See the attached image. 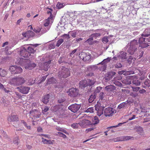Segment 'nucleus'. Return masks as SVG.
I'll list each match as a JSON object with an SVG mask.
<instances>
[{"mask_svg":"<svg viewBox=\"0 0 150 150\" xmlns=\"http://www.w3.org/2000/svg\"><path fill=\"white\" fill-rule=\"evenodd\" d=\"M70 71L68 69L64 67L61 69L59 73V77L66 78L70 76Z\"/></svg>","mask_w":150,"mask_h":150,"instance_id":"1","label":"nucleus"},{"mask_svg":"<svg viewBox=\"0 0 150 150\" xmlns=\"http://www.w3.org/2000/svg\"><path fill=\"white\" fill-rule=\"evenodd\" d=\"M9 70L12 74H13L21 73L22 71V69L21 67L16 65L10 66Z\"/></svg>","mask_w":150,"mask_h":150,"instance_id":"2","label":"nucleus"},{"mask_svg":"<svg viewBox=\"0 0 150 150\" xmlns=\"http://www.w3.org/2000/svg\"><path fill=\"white\" fill-rule=\"evenodd\" d=\"M79 91L76 88H72L69 89L68 93L71 97H76L78 95Z\"/></svg>","mask_w":150,"mask_h":150,"instance_id":"3","label":"nucleus"},{"mask_svg":"<svg viewBox=\"0 0 150 150\" xmlns=\"http://www.w3.org/2000/svg\"><path fill=\"white\" fill-rule=\"evenodd\" d=\"M17 89H18V91L20 93L25 94H28L30 89V87L25 86L18 87Z\"/></svg>","mask_w":150,"mask_h":150,"instance_id":"4","label":"nucleus"},{"mask_svg":"<svg viewBox=\"0 0 150 150\" xmlns=\"http://www.w3.org/2000/svg\"><path fill=\"white\" fill-rule=\"evenodd\" d=\"M81 106L76 103L70 105L68 108V109L74 113L76 112L80 108Z\"/></svg>","mask_w":150,"mask_h":150,"instance_id":"5","label":"nucleus"},{"mask_svg":"<svg viewBox=\"0 0 150 150\" xmlns=\"http://www.w3.org/2000/svg\"><path fill=\"white\" fill-rule=\"evenodd\" d=\"M81 59H82L84 61H88L91 58V54L88 53H86L82 52L80 54H79Z\"/></svg>","mask_w":150,"mask_h":150,"instance_id":"6","label":"nucleus"},{"mask_svg":"<svg viewBox=\"0 0 150 150\" xmlns=\"http://www.w3.org/2000/svg\"><path fill=\"white\" fill-rule=\"evenodd\" d=\"M137 44V42L135 41H133L131 43V45L134 44ZM137 50V48L135 46H134L131 45L129 49L128 50V52L131 55L133 54L134 52Z\"/></svg>","mask_w":150,"mask_h":150,"instance_id":"7","label":"nucleus"},{"mask_svg":"<svg viewBox=\"0 0 150 150\" xmlns=\"http://www.w3.org/2000/svg\"><path fill=\"white\" fill-rule=\"evenodd\" d=\"M20 54L24 57L26 58L28 57V53L26 48L23 47H22L21 48Z\"/></svg>","mask_w":150,"mask_h":150,"instance_id":"8","label":"nucleus"},{"mask_svg":"<svg viewBox=\"0 0 150 150\" xmlns=\"http://www.w3.org/2000/svg\"><path fill=\"white\" fill-rule=\"evenodd\" d=\"M114 112L113 109L112 108H106L104 110V114L106 117L112 116Z\"/></svg>","mask_w":150,"mask_h":150,"instance_id":"9","label":"nucleus"},{"mask_svg":"<svg viewBox=\"0 0 150 150\" xmlns=\"http://www.w3.org/2000/svg\"><path fill=\"white\" fill-rule=\"evenodd\" d=\"M22 35L24 38L28 39L33 36L34 35V33L32 31L29 30L26 32H23Z\"/></svg>","mask_w":150,"mask_h":150,"instance_id":"10","label":"nucleus"},{"mask_svg":"<svg viewBox=\"0 0 150 150\" xmlns=\"http://www.w3.org/2000/svg\"><path fill=\"white\" fill-rule=\"evenodd\" d=\"M51 61L50 60L48 62H43L40 65L41 69L44 70L45 71L48 70V68H49V66L50 64Z\"/></svg>","mask_w":150,"mask_h":150,"instance_id":"11","label":"nucleus"},{"mask_svg":"<svg viewBox=\"0 0 150 150\" xmlns=\"http://www.w3.org/2000/svg\"><path fill=\"white\" fill-rule=\"evenodd\" d=\"M95 110L97 111V115L99 117L103 114V108L96 105L95 106Z\"/></svg>","mask_w":150,"mask_h":150,"instance_id":"12","label":"nucleus"},{"mask_svg":"<svg viewBox=\"0 0 150 150\" xmlns=\"http://www.w3.org/2000/svg\"><path fill=\"white\" fill-rule=\"evenodd\" d=\"M90 121L84 119L79 123V125L82 127H86L90 124Z\"/></svg>","mask_w":150,"mask_h":150,"instance_id":"13","label":"nucleus"},{"mask_svg":"<svg viewBox=\"0 0 150 150\" xmlns=\"http://www.w3.org/2000/svg\"><path fill=\"white\" fill-rule=\"evenodd\" d=\"M8 120L10 122H15L18 120V117L17 115L9 116Z\"/></svg>","mask_w":150,"mask_h":150,"instance_id":"14","label":"nucleus"},{"mask_svg":"<svg viewBox=\"0 0 150 150\" xmlns=\"http://www.w3.org/2000/svg\"><path fill=\"white\" fill-rule=\"evenodd\" d=\"M105 89L108 91L114 92L116 89L115 87L112 85L106 86L105 88Z\"/></svg>","mask_w":150,"mask_h":150,"instance_id":"15","label":"nucleus"},{"mask_svg":"<svg viewBox=\"0 0 150 150\" xmlns=\"http://www.w3.org/2000/svg\"><path fill=\"white\" fill-rule=\"evenodd\" d=\"M17 84L18 85H22L25 82V80L24 78L21 77H17Z\"/></svg>","mask_w":150,"mask_h":150,"instance_id":"16","label":"nucleus"},{"mask_svg":"<svg viewBox=\"0 0 150 150\" xmlns=\"http://www.w3.org/2000/svg\"><path fill=\"white\" fill-rule=\"evenodd\" d=\"M50 97L49 94H47L43 97L42 99V101L45 104H47L49 101V99Z\"/></svg>","mask_w":150,"mask_h":150,"instance_id":"17","label":"nucleus"},{"mask_svg":"<svg viewBox=\"0 0 150 150\" xmlns=\"http://www.w3.org/2000/svg\"><path fill=\"white\" fill-rule=\"evenodd\" d=\"M42 142H43L44 144H53V142H54V140H47L46 139H45L43 137L42 138Z\"/></svg>","mask_w":150,"mask_h":150,"instance_id":"18","label":"nucleus"},{"mask_svg":"<svg viewBox=\"0 0 150 150\" xmlns=\"http://www.w3.org/2000/svg\"><path fill=\"white\" fill-rule=\"evenodd\" d=\"M36 66V64L34 63H30L25 66L26 69H32Z\"/></svg>","mask_w":150,"mask_h":150,"instance_id":"19","label":"nucleus"},{"mask_svg":"<svg viewBox=\"0 0 150 150\" xmlns=\"http://www.w3.org/2000/svg\"><path fill=\"white\" fill-rule=\"evenodd\" d=\"M133 137L131 136H123L119 138L118 141H125L131 139Z\"/></svg>","mask_w":150,"mask_h":150,"instance_id":"20","label":"nucleus"},{"mask_svg":"<svg viewBox=\"0 0 150 150\" xmlns=\"http://www.w3.org/2000/svg\"><path fill=\"white\" fill-rule=\"evenodd\" d=\"M80 86L82 87H85L88 86V81L86 80L81 81L79 83Z\"/></svg>","mask_w":150,"mask_h":150,"instance_id":"21","label":"nucleus"},{"mask_svg":"<svg viewBox=\"0 0 150 150\" xmlns=\"http://www.w3.org/2000/svg\"><path fill=\"white\" fill-rule=\"evenodd\" d=\"M131 76L127 77L123 81V83L125 84H131V80L130 78V76Z\"/></svg>","mask_w":150,"mask_h":150,"instance_id":"22","label":"nucleus"},{"mask_svg":"<svg viewBox=\"0 0 150 150\" xmlns=\"http://www.w3.org/2000/svg\"><path fill=\"white\" fill-rule=\"evenodd\" d=\"M103 61L99 64V65H100V67H99L100 69L102 71H104L106 68V65L103 64Z\"/></svg>","mask_w":150,"mask_h":150,"instance_id":"23","label":"nucleus"},{"mask_svg":"<svg viewBox=\"0 0 150 150\" xmlns=\"http://www.w3.org/2000/svg\"><path fill=\"white\" fill-rule=\"evenodd\" d=\"M17 83V77L11 79L10 81V83L14 85H18Z\"/></svg>","mask_w":150,"mask_h":150,"instance_id":"24","label":"nucleus"},{"mask_svg":"<svg viewBox=\"0 0 150 150\" xmlns=\"http://www.w3.org/2000/svg\"><path fill=\"white\" fill-rule=\"evenodd\" d=\"M7 74L6 71L4 69L0 68V76H1L4 77Z\"/></svg>","mask_w":150,"mask_h":150,"instance_id":"25","label":"nucleus"},{"mask_svg":"<svg viewBox=\"0 0 150 150\" xmlns=\"http://www.w3.org/2000/svg\"><path fill=\"white\" fill-rule=\"evenodd\" d=\"M92 121L94 125L97 124L99 122V118L98 117L96 116H95L92 119Z\"/></svg>","mask_w":150,"mask_h":150,"instance_id":"26","label":"nucleus"},{"mask_svg":"<svg viewBox=\"0 0 150 150\" xmlns=\"http://www.w3.org/2000/svg\"><path fill=\"white\" fill-rule=\"evenodd\" d=\"M55 81L56 80L54 78L51 77L48 79L47 83V84L53 83L55 82Z\"/></svg>","mask_w":150,"mask_h":150,"instance_id":"27","label":"nucleus"},{"mask_svg":"<svg viewBox=\"0 0 150 150\" xmlns=\"http://www.w3.org/2000/svg\"><path fill=\"white\" fill-rule=\"evenodd\" d=\"M27 51L28 53V56L30 55V53H33L35 52L34 49L31 47H28L27 48Z\"/></svg>","mask_w":150,"mask_h":150,"instance_id":"28","label":"nucleus"},{"mask_svg":"<svg viewBox=\"0 0 150 150\" xmlns=\"http://www.w3.org/2000/svg\"><path fill=\"white\" fill-rule=\"evenodd\" d=\"M133 84L136 86H139L140 85L141 82L139 80L137 79H134L132 81Z\"/></svg>","mask_w":150,"mask_h":150,"instance_id":"29","label":"nucleus"},{"mask_svg":"<svg viewBox=\"0 0 150 150\" xmlns=\"http://www.w3.org/2000/svg\"><path fill=\"white\" fill-rule=\"evenodd\" d=\"M93 38L91 36V35L90 36V38L87 40L86 41H85L86 42H87L90 45H92L93 44Z\"/></svg>","mask_w":150,"mask_h":150,"instance_id":"30","label":"nucleus"},{"mask_svg":"<svg viewBox=\"0 0 150 150\" xmlns=\"http://www.w3.org/2000/svg\"><path fill=\"white\" fill-rule=\"evenodd\" d=\"M94 109L93 107H90L85 110L84 112L87 113H92L93 112Z\"/></svg>","mask_w":150,"mask_h":150,"instance_id":"31","label":"nucleus"},{"mask_svg":"<svg viewBox=\"0 0 150 150\" xmlns=\"http://www.w3.org/2000/svg\"><path fill=\"white\" fill-rule=\"evenodd\" d=\"M144 84L146 86L143 87L144 88H145V87H149L150 86V80L149 79H146L144 82Z\"/></svg>","mask_w":150,"mask_h":150,"instance_id":"32","label":"nucleus"},{"mask_svg":"<svg viewBox=\"0 0 150 150\" xmlns=\"http://www.w3.org/2000/svg\"><path fill=\"white\" fill-rule=\"evenodd\" d=\"M19 139L18 137H15L13 140V142L14 144L16 145H18L19 144Z\"/></svg>","mask_w":150,"mask_h":150,"instance_id":"33","label":"nucleus"},{"mask_svg":"<svg viewBox=\"0 0 150 150\" xmlns=\"http://www.w3.org/2000/svg\"><path fill=\"white\" fill-rule=\"evenodd\" d=\"M93 38H94L96 39L97 37H100V33H93L91 35Z\"/></svg>","mask_w":150,"mask_h":150,"instance_id":"34","label":"nucleus"},{"mask_svg":"<svg viewBox=\"0 0 150 150\" xmlns=\"http://www.w3.org/2000/svg\"><path fill=\"white\" fill-rule=\"evenodd\" d=\"M96 97L94 95H91L90 96L88 99L89 102L90 103H92Z\"/></svg>","mask_w":150,"mask_h":150,"instance_id":"35","label":"nucleus"},{"mask_svg":"<svg viewBox=\"0 0 150 150\" xmlns=\"http://www.w3.org/2000/svg\"><path fill=\"white\" fill-rule=\"evenodd\" d=\"M136 131L138 134H141L143 132V129L140 127H138L136 129Z\"/></svg>","mask_w":150,"mask_h":150,"instance_id":"36","label":"nucleus"},{"mask_svg":"<svg viewBox=\"0 0 150 150\" xmlns=\"http://www.w3.org/2000/svg\"><path fill=\"white\" fill-rule=\"evenodd\" d=\"M88 86H91L93 85L95 81L94 80H91L90 79L88 80Z\"/></svg>","mask_w":150,"mask_h":150,"instance_id":"37","label":"nucleus"},{"mask_svg":"<svg viewBox=\"0 0 150 150\" xmlns=\"http://www.w3.org/2000/svg\"><path fill=\"white\" fill-rule=\"evenodd\" d=\"M64 41L62 39H59L58 41L56 44V46L59 47Z\"/></svg>","mask_w":150,"mask_h":150,"instance_id":"38","label":"nucleus"},{"mask_svg":"<svg viewBox=\"0 0 150 150\" xmlns=\"http://www.w3.org/2000/svg\"><path fill=\"white\" fill-rule=\"evenodd\" d=\"M149 45L145 42H143L140 44V46L142 48H146L149 46Z\"/></svg>","mask_w":150,"mask_h":150,"instance_id":"39","label":"nucleus"},{"mask_svg":"<svg viewBox=\"0 0 150 150\" xmlns=\"http://www.w3.org/2000/svg\"><path fill=\"white\" fill-rule=\"evenodd\" d=\"M69 33H71V36L73 38H75L76 37V32L74 31H70L69 32Z\"/></svg>","mask_w":150,"mask_h":150,"instance_id":"40","label":"nucleus"},{"mask_svg":"<svg viewBox=\"0 0 150 150\" xmlns=\"http://www.w3.org/2000/svg\"><path fill=\"white\" fill-rule=\"evenodd\" d=\"M138 71H139V74L140 76L142 75V76L140 77V79L141 80L145 78V76L144 75V71H140L139 70H138Z\"/></svg>","mask_w":150,"mask_h":150,"instance_id":"41","label":"nucleus"},{"mask_svg":"<svg viewBox=\"0 0 150 150\" xmlns=\"http://www.w3.org/2000/svg\"><path fill=\"white\" fill-rule=\"evenodd\" d=\"M56 7L58 9H59L63 7V4L58 2L56 5Z\"/></svg>","mask_w":150,"mask_h":150,"instance_id":"42","label":"nucleus"},{"mask_svg":"<svg viewBox=\"0 0 150 150\" xmlns=\"http://www.w3.org/2000/svg\"><path fill=\"white\" fill-rule=\"evenodd\" d=\"M131 87L132 89V90L134 91L135 92H137L138 91L140 88V87H137L134 86H132Z\"/></svg>","mask_w":150,"mask_h":150,"instance_id":"43","label":"nucleus"},{"mask_svg":"<svg viewBox=\"0 0 150 150\" xmlns=\"http://www.w3.org/2000/svg\"><path fill=\"white\" fill-rule=\"evenodd\" d=\"M145 38L143 37H141L139 38V42L140 44L145 42Z\"/></svg>","mask_w":150,"mask_h":150,"instance_id":"44","label":"nucleus"},{"mask_svg":"<svg viewBox=\"0 0 150 150\" xmlns=\"http://www.w3.org/2000/svg\"><path fill=\"white\" fill-rule=\"evenodd\" d=\"M50 23V19L48 18L46 21V22L44 24V25L46 26H47L49 25Z\"/></svg>","mask_w":150,"mask_h":150,"instance_id":"45","label":"nucleus"},{"mask_svg":"<svg viewBox=\"0 0 150 150\" xmlns=\"http://www.w3.org/2000/svg\"><path fill=\"white\" fill-rule=\"evenodd\" d=\"M36 112V111H35L33 110H31L30 112V115L31 116V115H33L34 117L36 116L35 115V112Z\"/></svg>","mask_w":150,"mask_h":150,"instance_id":"46","label":"nucleus"},{"mask_svg":"<svg viewBox=\"0 0 150 150\" xmlns=\"http://www.w3.org/2000/svg\"><path fill=\"white\" fill-rule=\"evenodd\" d=\"M79 125V123H74L71 125V126L73 128H77L78 127Z\"/></svg>","mask_w":150,"mask_h":150,"instance_id":"47","label":"nucleus"},{"mask_svg":"<svg viewBox=\"0 0 150 150\" xmlns=\"http://www.w3.org/2000/svg\"><path fill=\"white\" fill-rule=\"evenodd\" d=\"M108 40L107 37H104L102 39V41L104 43H107L108 42Z\"/></svg>","mask_w":150,"mask_h":150,"instance_id":"48","label":"nucleus"},{"mask_svg":"<svg viewBox=\"0 0 150 150\" xmlns=\"http://www.w3.org/2000/svg\"><path fill=\"white\" fill-rule=\"evenodd\" d=\"M125 103H122L120 104L118 106V108L121 109L125 107Z\"/></svg>","mask_w":150,"mask_h":150,"instance_id":"49","label":"nucleus"},{"mask_svg":"<svg viewBox=\"0 0 150 150\" xmlns=\"http://www.w3.org/2000/svg\"><path fill=\"white\" fill-rule=\"evenodd\" d=\"M104 30L101 29H97L96 30H95V32H98V33H100L101 34L103 33L104 32Z\"/></svg>","mask_w":150,"mask_h":150,"instance_id":"50","label":"nucleus"},{"mask_svg":"<svg viewBox=\"0 0 150 150\" xmlns=\"http://www.w3.org/2000/svg\"><path fill=\"white\" fill-rule=\"evenodd\" d=\"M115 67L116 68H121L122 67V65L121 64H120V63H117V64H116L115 65Z\"/></svg>","mask_w":150,"mask_h":150,"instance_id":"51","label":"nucleus"},{"mask_svg":"<svg viewBox=\"0 0 150 150\" xmlns=\"http://www.w3.org/2000/svg\"><path fill=\"white\" fill-rule=\"evenodd\" d=\"M48 74L45 76H43L42 77V78H41V81L40 82H42L43 81H44L46 79L47 77V76H48ZM40 83V82H39Z\"/></svg>","mask_w":150,"mask_h":150,"instance_id":"52","label":"nucleus"},{"mask_svg":"<svg viewBox=\"0 0 150 150\" xmlns=\"http://www.w3.org/2000/svg\"><path fill=\"white\" fill-rule=\"evenodd\" d=\"M19 60L20 61V62H18L19 64L21 65H22V62H24L25 60V59H23V58H19L18 59V60Z\"/></svg>","mask_w":150,"mask_h":150,"instance_id":"53","label":"nucleus"},{"mask_svg":"<svg viewBox=\"0 0 150 150\" xmlns=\"http://www.w3.org/2000/svg\"><path fill=\"white\" fill-rule=\"evenodd\" d=\"M63 37L65 38H67V39H68L70 38V37L69 36V35L68 34H64L63 35Z\"/></svg>","mask_w":150,"mask_h":150,"instance_id":"54","label":"nucleus"},{"mask_svg":"<svg viewBox=\"0 0 150 150\" xmlns=\"http://www.w3.org/2000/svg\"><path fill=\"white\" fill-rule=\"evenodd\" d=\"M58 134L61 137H63L64 138H65L67 137V136L62 133L59 132L58 133Z\"/></svg>","mask_w":150,"mask_h":150,"instance_id":"55","label":"nucleus"},{"mask_svg":"<svg viewBox=\"0 0 150 150\" xmlns=\"http://www.w3.org/2000/svg\"><path fill=\"white\" fill-rule=\"evenodd\" d=\"M41 28H36V29H34V31L36 33H39L41 30Z\"/></svg>","mask_w":150,"mask_h":150,"instance_id":"56","label":"nucleus"},{"mask_svg":"<svg viewBox=\"0 0 150 150\" xmlns=\"http://www.w3.org/2000/svg\"><path fill=\"white\" fill-rule=\"evenodd\" d=\"M47 9H49V11H47V13L48 14H50L51 15H52V9L48 8V7H47Z\"/></svg>","mask_w":150,"mask_h":150,"instance_id":"57","label":"nucleus"},{"mask_svg":"<svg viewBox=\"0 0 150 150\" xmlns=\"http://www.w3.org/2000/svg\"><path fill=\"white\" fill-rule=\"evenodd\" d=\"M65 101V99L63 97L62 98H61V99L58 100V102L59 103H61Z\"/></svg>","mask_w":150,"mask_h":150,"instance_id":"58","label":"nucleus"},{"mask_svg":"<svg viewBox=\"0 0 150 150\" xmlns=\"http://www.w3.org/2000/svg\"><path fill=\"white\" fill-rule=\"evenodd\" d=\"M139 92L140 93H143L146 92V91L143 89H142L140 90H139Z\"/></svg>","mask_w":150,"mask_h":150,"instance_id":"59","label":"nucleus"},{"mask_svg":"<svg viewBox=\"0 0 150 150\" xmlns=\"http://www.w3.org/2000/svg\"><path fill=\"white\" fill-rule=\"evenodd\" d=\"M122 91L125 92H126L127 93H129L130 91L128 89H123L121 90Z\"/></svg>","mask_w":150,"mask_h":150,"instance_id":"60","label":"nucleus"},{"mask_svg":"<svg viewBox=\"0 0 150 150\" xmlns=\"http://www.w3.org/2000/svg\"><path fill=\"white\" fill-rule=\"evenodd\" d=\"M143 52L142 50H140L139 51V58L142 57L143 54Z\"/></svg>","mask_w":150,"mask_h":150,"instance_id":"61","label":"nucleus"},{"mask_svg":"<svg viewBox=\"0 0 150 150\" xmlns=\"http://www.w3.org/2000/svg\"><path fill=\"white\" fill-rule=\"evenodd\" d=\"M150 35V34H146L145 33H144V32L143 34H142V37H148Z\"/></svg>","mask_w":150,"mask_h":150,"instance_id":"62","label":"nucleus"},{"mask_svg":"<svg viewBox=\"0 0 150 150\" xmlns=\"http://www.w3.org/2000/svg\"><path fill=\"white\" fill-rule=\"evenodd\" d=\"M103 92H101L100 93V98L101 100L103 99Z\"/></svg>","mask_w":150,"mask_h":150,"instance_id":"63","label":"nucleus"},{"mask_svg":"<svg viewBox=\"0 0 150 150\" xmlns=\"http://www.w3.org/2000/svg\"><path fill=\"white\" fill-rule=\"evenodd\" d=\"M22 20H23V19L22 18H21L18 20L16 23L17 24L19 25L20 23L21 22Z\"/></svg>","mask_w":150,"mask_h":150,"instance_id":"64","label":"nucleus"}]
</instances>
